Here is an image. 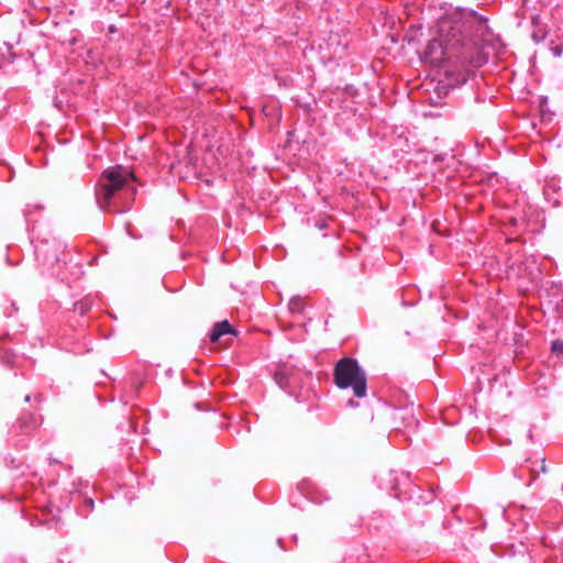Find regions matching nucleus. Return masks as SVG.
<instances>
[{
	"label": "nucleus",
	"mask_w": 563,
	"mask_h": 563,
	"mask_svg": "<svg viewBox=\"0 0 563 563\" xmlns=\"http://www.w3.org/2000/svg\"><path fill=\"white\" fill-rule=\"evenodd\" d=\"M528 268V277L531 280H536L541 276V269L537 264L536 260H532L531 263L527 266Z\"/></svg>",
	"instance_id": "1a4fd4ad"
},
{
	"label": "nucleus",
	"mask_w": 563,
	"mask_h": 563,
	"mask_svg": "<svg viewBox=\"0 0 563 563\" xmlns=\"http://www.w3.org/2000/svg\"><path fill=\"white\" fill-rule=\"evenodd\" d=\"M49 249H35L34 255L36 260H40L41 257H46Z\"/></svg>",
	"instance_id": "f8f14e48"
},
{
	"label": "nucleus",
	"mask_w": 563,
	"mask_h": 563,
	"mask_svg": "<svg viewBox=\"0 0 563 563\" xmlns=\"http://www.w3.org/2000/svg\"><path fill=\"white\" fill-rule=\"evenodd\" d=\"M274 378L277 385L284 390H287L291 386L292 377L285 371L277 372Z\"/></svg>",
	"instance_id": "0eeeda50"
},
{
	"label": "nucleus",
	"mask_w": 563,
	"mask_h": 563,
	"mask_svg": "<svg viewBox=\"0 0 563 563\" xmlns=\"http://www.w3.org/2000/svg\"><path fill=\"white\" fill-rule=\"evenodd\" d=\"M334 383L340 389L352 388L357 398L367 394V378L355 358L343 357L334 366Z\"/></svg>",
	"instance_id": "7ed1b4c3"
},
{
	"label": "nucleus",
	"mask_w": 563,
	"mask_h": 563,
	"mask_svg": "<svg viewBox=\"0 0 563 563\" xmlns=\"http://www.w3.org/2000/svg\"><path fill=\"white\" fill-rule=\"evenodd\" d=\"M390 476L395 477V478H394V483H393V485H391V489H394V490H398V489H400V481L402 482V484L409 483V478H408V476H407V475H405V474H401V475H400V478H398V477L395 475V473H390Z\"/></svg>",
	"instance_id": "9d476101"
},
{
	"label": "nucleus",
	"mask_w": 563,
	"mask_h": 563,
	"mask_svg": "<svg viewBox=\"0 0 563 563\" xmlns=\"http://www.w3.org/2000/svg\"><path fill=\"white\" fill-rule=\"evenodd\" d=\"M289 310L291 312L301 313L303 310V300L300 296H294L290 298L288 303Z\"/></svg>",
	"instance_id": "6e6552de"
},
{
	"label": "nucleus",
	"mask_w": 563,
	"mask_h": 563,
	"mask_svg": "<svg viewBox=\"0 0 563 563\" xmlns=\"http://www.w3.org/2000/svg\"><path fill=\"white\" fill-rule=\"evenodd\" d=\"M541 472H542V473H545V472H547V467H545V460H544V459H541Z\"/></svg>",
	"instance_id": "4468645a"
},
{
	"label": "nucleus",
	"mask_w": 563,
	"mask_h": 563,
	"mask_svg": "<svg viewBox=\"0 0 563 563\" xmlns=\"http://www.w3.org/2000/svg\"><path fill=\"white\" fill-rule=\"evenodd\" d=\"M31 399H32V396L31 395H26L25 398H24V401L30 402Z\"/></svg>",
	"instance_id": "f3484780"
},
{
	"label": "nucleus",
	"mask_w": 563,
	"mask_h": 563,
	"mask_svg": "<svg viewBox=\"0 0 563 563\" xmlns=\"http://www.w3.org/2000/svg\"><path fill=\"white\" fill-rule=\"evenodd\" d=\"M438 225H439V222H438V221H434V222L432 223V228H433L434 230H438Z\"/></svg>",
	"instance_id": "a211bd4d"
},
{
	"label": "nucleus",
	"mask_w": 563,
	"mask_h": 563,
	"mask_svg": "<svg viewBox=\"0 0 563 563\" xmlns=\"http://www.w3.org/2000/svg\"><path fill=\"white\" fill-rule=\"evenodd\" d=\"M180 257H181V258H185V257H186V255H185V253H184V252H181V253H180Z\"/></svg>",
	"instance_id": "412c9836"
},
{
	"label": "nucleus",
	"mask_w": 563,
	"mask_h": 563,
	"mask_svg": "<svg viewBox=\"0 0 563 563\" xmlns=\"http://www.w3.org/2000/svg\"><path fill=\"white\" fill-rule=\"evenodd\" d=\"M422 27L421 26H410L406 33L405 40L409 45L415 47L417 52H420L419 45L422 40Z\"/></svg>",
	"instance_id": "423d86ee"
},
{
	"label": "nucleus",
	"mask_w": 563,
	"mask_h": 563,
	"mask_svg": "<svg viewBox=\"0 0 563 563\" xmlns=\"http://www.w3.org/2000/svg\"><path fill=\"white\" fill-rule=\"evenodd\" d=\"M52 257H54V260H55L56 262H58V261H59V260H58V256H57L56 254H54Z\"/></svg>",
	"instance_id": "aec40b11"
},
{
	"label": "nucleus",
	"mask_w": 563,
	"mask_h": 563,
	"mask_svg": "<svg viewBox=\"0 0 563 563\" xmlns=\"http://www.w3.org/2000/svg\"><path fill=\"white\" fill-rule=\"evenodd\" d=\"M219 256L221 257V261L224 262V253H219Z\"/></svg>",
	"instance_id": "6ab92c4d"
},
{
	"label": "nucleus",
	"mask_w": 563,
	"mask_h": 563,
	"mask_svg": "<svg viewBox=\"0 0 563 563\" xmlns=\"http://www.w3.org/2000/svg\"><path fill=\"white\" fill-rule=\"evenodd\" d=\"M230 333H234L233 328L229 321L223 320L214 324L209 334V338L211 342H217L221 336Z\"/></svg>",
	"instance_id": "39448f33"
},
{
	"label": "nucleus",
	"mask_w": 563,
	"mask_h": 563,
	"mask_svg": "<svg viewBox=\"0 0 563 563\" xmlns=\"http://www.w3.org/2000/svg\"><path fill=\"white\" fill-rule=\"evenodd\" d=\"M551 350L554 353H561L563 352V341L562 340H555L551 344Z\"/></svg>",
	"instance_id": "9b49d317"
},
{
	"label": "nucleus",
	"mask_w": 563,
	"mask_h": 563,
	"mask_svg": "<svg viewBox=\"0 0 563 563\" xmlns=\"http://www.w3.org/2000/svg\"><path fill=\"white\" fill-rule=\"evenodd\" d=\"M486 31V23L476 18L465 21L441 19L435 36L428 41L422 52L423 59L435 66L456 60L461 65L481 67L488 58L479 44Z\"/></svg>",
	"instance_id": "f257e3e1"
},
{
	"label": "nucleus",
	"mask_w": 563,
	"mask_h": 563,
	"mask_svg": "<svg viewBox=\"0 0 563 563\" xmlns=\"http://www.w3.org/2000/svg\"><path fill=\"white\" fill-rule=\"evenodd\" d=\"M87 504L90 508L93 507V500L91 498L87 499Z\"/></svg>",
	"instance_id": "2eb2a0df"
},
{
	"label": "nucleus",
	"mask_w": 563,
	"mask_h": 563,
	"mask_svg": "<svg viewBox=\"0 0 563 563\" xmlns=\"http://www.w3.org/2000/svg\"><path fill=\"white\" fill-rule=\"evenodd\" d=\"M34 399H35L37 402H41V401H42V396H41V395H36V396H34Z\"/></svg>",
	"instance_id": "dca6fc26"
},
{
	"label": "nucleus",
	"mask_w": 563,
	"mask_h": 563,
	"mask_svg": "<svg viewBox=\"0 0 563 563\" xmlns=\"http://www.w3.org/2000/svg\"><path fill=\"white\" fill-rule=\"evenodd\" d=\"M38 424L40 422L37 421L34 413L24 412L19 417L16 424L13 426V429L18 428L21 433L29 434L34 429H36Z\"/></svg>",
	"instance_id": "20e7f679"
},
{
	"label": "nucleus",
	"mask_w": 563,
	"mask_h": 563,
	"mask_svg": "<svg viewBox=\"0 0 563 563\" xmlns=\"http://www.w3.org/2000/svg\"><path fill=\"white\" fill-rule=\"evenodd\" d=\"M135 179L132 172L120 165L104 169L95 189L96 200L100 209L109 210L111 200L117 192L129 187L130 180L134 181Z\"/></svg>",
	"instance_id": "f03ea898"
},
{
	"label": "nucleus",
	"mask_w": 563,
	"mask_h": 563,
	"mask_svg": "<svg viewBox=\"0 0 563 563\" xmlns=\"http://www.w3.org/2000/svg\"><path fill=\"white\" fill-rule=\"evenodd\" d=\"M553 51H554V53H555V55H556V56H560V55H561V53H562V47H561V46H555V47L553 48Z\"/></svg>",
	"instance_id": "ddd939ff"
}]
</instances>
